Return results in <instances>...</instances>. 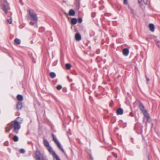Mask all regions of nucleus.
I'll use <instances>...</instances> for the list:
<instances>
[{
    "label": "nucleus",
    "mask_w": 160,
    "mask_h": 160,
    "mask_svg": "<svg viewBox=\"0 0 160 160\" xmlns=\"http://www.w3.org/2000/svg\"><path fill=\"white\" fill-rule=\"evenodd\" d=\"M22 119L19 117H18L15 120L10 122L6 127V132H9L11 129H13L12 132L15 134L18 133L21 128L20 124L22 122Z\"/></svg>",
    "instance_id": "1"
},
{
    "label": "nucleus",
    "mask_w": 160,
    "mask_h": 160,
    "mask_svg": "<svg viewBox=\"0 0 160 160\" xmlns=\"http://www.w3.org/2000/svg\"><path fill=\"white\" fill-rule=\"evenodd\" d=\"M28 12L29 14V16L28 17V20H30V24L33 26L37 28L38 27V18L36 13L33 10L31 9H28Z\"/></svg>",
    "instance_id": "2"
},
{
    "label": "nucleus",
    "mask_w": 160,
    "mask_h": 160,
    "mask_svg": "<svg viewBox=\"0 0 160 160\" xmlns=\"http://www.w3.org/2000/svg\"><path fill=\"white\" fill-rule=\"evenodd\" d=\"M0 6L2 11L7 13L8 10L10 9L9 4L7 0H1L0 2Z\"/></svg>",
    "instance_id": "3"
},
{
    "label": "nucleus",
    "mask_w": 160,
    "mask_h": 160,
    "mask_svg": "<svg viewBox=\"0 0 160 160\" xmlns=\"http://www.w3.org/2000/svg\"><path fill=\"white\" fill-rule=\"evenodd\" d=\"M34 158L36 160H40V151L38 150H36Z\"/></svg>",
    "instance_id": "4"
},
{
    "label": "nucleus",
    "mask_w": 160,
    "mask_h": 160,
    "mask_svg": "<svg viewBox=\"0 0 160 160\" xmlns=\"http://www.w3.org/2000/svg\"><path fill=\"white\" fill-rule=\"evenodd\" d=\"M47 149L49 151L50 153L53 156H54L55 158H56V156H57L56 154L53 151L52 148L50 146L47 148Z\"/></svg>",
    "instance_id": "5"
},
{
    "label": "nucleus",
    "mask_w": 160,
    "mask_h": 160,
    "mask_svg": "<svg viewBox=\"0 0 160 160\" xmlns=\"http://www.w3.org/2000/svg\"><path fill=\"white\" fill-rule=\"evenodd\" d=\"M142 113H143L144 117L147 118V121H148L150 118V117L149 115V114L147 111L146 110H145V111H143Z\"/></svg>",
    "instance_id": "6"
},
{
    "label": "nucleus",
    "mask_w": 160,
    "mask_h": 160,
    "mask_svg": "<svg viewBox=\"0 0 160 160\" xmlns=\"http://www.w3.org/2000/svg\"><path fill=\"white\" fill-rule=\"evenodd\" d=\"M23 107L22 103L21 102H18L16 106V108L18 110H21Z\"/></svg>",
    "instance_id": "7"
},
{
    "label": "nucleus",
    "mask_w": 160,
    "mask_h": 160,
    "mask_svg": "<svg viewBox=\"0 0 160 160\" xmlns=\"http://www.w3.org/2000/svg\"><path fill=\"white\" fill-rule=\"evenodd\" d=\"M43 144L46 148L50 147L49 142L46 139H43Z\"/></svg>",
    "instance_id": "8"
},
{
    "label": "nucleus",
    "mask_w": 160,
    "mask_h": 160,
    "mask_svg": "<svg viewBox=\"0 0 160 160\" xmlns=\"http://www.w3.org/2000/svg\"><path fill=\"white\" fill-rule=\"evenodd\" d=\"M116 113L117 115H122L123 114V111L122 108H119L117 109Z\"/></svg>",
    "instance_id": "9"
},
{
    "label": "nucleus",
    "mask_w": 160,
    "mask_h": 160,
    "mask_svg": "<svg viewBox=\"0 0 160 160\" xmlns=\"http://www.w3.org/2000/svg\"><path fill=\"white\" fill-rule=\"evenodd\" d=\"M122 53L125 56H127L129 53V50L127 48H124L123 49Z\"/></svg>",
    "instance_id": "10"
},
{
    "label": "nucleus",
    "mask_w": 160,
    "mask_h": 160,
    "mask_svg": "<svg viewBox=\"0 0 160 160\" xmlns=\"http://www.w3.org/2000/svg\"><path fill=\"white\" fill-rule=\"evenodd\" d=\"M75 38L77 41H80L81 39V36L78 33H77L75 35Z\"/></svg>",
    "instance_id": "11"
},
{
    "label": "nucleus",
    "mask_w": 160,
    "mask_h": 160,
    "mask_svg": "<svg viewBox=\"0 0 160 160\" xmlns=\"http://www.w3.org/2000/svg\"><path fill=\"white\" fill-rule=\"evenodd\" d=\"M149 27L150 30L152 32H153L154 31L155 29L154 25L153 24H149Z\"/></svg>",
    "instance_id": "12"
},
{
    "label": "nucleus",
    "mask_w": 160,
    "mask_h": 160,
    "mask_svg": "<svg viewBox=\"0 0 160 160\" xmlns=\"http://www.w3.org/2000/svg\"><path fill=\"white\" fill-rule=\"evenodd\" d=\"M17 98L19 102H21L23 100V97L22 95L19 94L17 96Z\"/></svg>",
    "instance_id": "13"
},
{
    "label": "nucleus",
    "mask_w": 160,
    "mask_h": 160,
    "mask_svg": "<svg viewBox=\"0 0 160 160\" xmlns=\"http://www.w3.org/2000/svg\"><path fill=\"white\" fill-rule=\"evenodd\" d=\"M75 13V11L72 9H71L69 12V15L70 16H74Z\"/></svg>",
    "instance_id": "14"
},
{
    "label": "nucleus",
    "mask_w": 160,
    "mask_h": 160,
    "mask_svg": "<svg viewBox=\"0 0 160 160\" xmlns=\"http://www.w3.org/2000/svg\"><path fill=\"white\" fill-rule=\"evenodd\" d=\"M14 42L17 45H19L21 42L20 40L18 38L15 39L14 40Z\"/></svg>",
    "instance_id": "15"
},
{
    "label": "nucleus",
    "mask_w": 160,
    "mask_h": 160,
    "mask_svg": "<svg viewBox=\"0 0 160 160\" xmlns=\"http://www.w3.org/2000/svg\"><path fill=\"white\" fill-rule=\"evenodd\" d=\"M77 22V20L76 18H73L72 19L71 22L72 24L75 25L76 24Z\"/></svg>",
    "instance_id": "16"
},
{
    "label": "nucleus",
    "mask_w": 160,
    "mask_h": 160,
    "mask_svg": "<svg viewBox=\"0 0 160 160\" xmlns=\"http://www.w3.org/2000/svg\"><path fill=\"white\" fill-rule=\"evenodd\" d=\"M139 108H140V110L142 111V112H143V111H145L146 110L144 109V106L142 104H140L139 105Z\"/></svg>",
    "instance_id": "17"
},
{
    "label": "nucleus",
    "mask_w": 160,
    "mask_h": 160,
    "mask_svg": "<svg viewBox=\"0 0 160 160\" xmlns=\"http://www.w3.org/2000/svg\"><path fill=\"white\" fill-rule=\"evenodd\" d=\"M13 140L14 142H18L19 140L18 137L17 136H14L13 138Z\"/></svg>",
    "instance_id": "18"
},
{
    "label": "nucleus",
    "mask_w": 160,
    "mask_h": 160,
    "mask_svg": "<svg viewBox=\"0 0 160 160\" xmlns=\"http://www.w3.org/2000/svg\"><path fill=\"white\" fill-rule=\"evenodd\" d=\"M57 145L58 146L59 148L60 149V150L63 152H64V151L62 148L61 147L60 144L59 143H58V144H57Z\"/></svg>",
    "instance_id": "19"
},
{
    "label": "nucleus",
    "mask_w": 160,
    "mask_h": 160,
    "mask_svg": "<svg viewBox=\"0 0 160 160\" xmlns=\"http://www.w3.org/2000/svg\"><path fill=\"white\" fill-rule=\"evenodd\" d=\"M50 74L51 78H54L56 77V74L54 72H51Z\"/></svg>",
    "instance_id": "20"
},
{
    "label": "nucleus",
    "mask_w": 160,
    "mask_h": 160,
    "mask_svg": "<svg viewBox=\"0 0 160 160\" xmlns=\"http://www.w3.org/2000/svg\"><path fill=\"white\" fill-rule=\"evenodd\" d=\"M65 66L66 68L68 70L70 69L71 68V65L68 63L66 64L65 65Z\"/></svg>",
    "instance_id": "21"
},
{
    "label": "nucleus",
    "mask_w": 160,
    "mask_h": 160,
    "mask_svg": "<svg viewBox=\"0 0 160 160\" xmlns=\"http://www.w3.org/2000/svg\"><path fill=\"white\" fill-rule=\"evenodd\" d=\"M155 42L157 43V44L158 47H160V41L157 40H155Z\"/></svg>",
    "instance_id": "22"
},
{
    "label": "nucleus",
    "mask_w": 160,
    "mask_h": 160,
    "mask_svg": "<svg viewBox=\"0 0 160 160\" xmlns=\"http://www.w3.org/2000/svg\"><path fill=\"white\" fill-rule=\"evenodd\" d=\"M20 152L21 153H24L25 152V150L23 148H21L20 149Z\"/></svg>",
    "instance_id": "23"
},
{
    "label": "nucleus",
    "mask_w": 160,
    "mask_h": 160,
    "mask_svg": "<svg viewBox=\"0 0 160 160\" xmlns=\"http://www.w3.org/2000/svg\"><path fill=\"white\" fill-rule=\"evenodd\" d=\"M7 21L9 23V24L12 23V18L11 17L10 19H7Z\"/></svg>",
    "instance_id": "24"
},
{
    "label": "nucleus",
    "mask_w": 160,
    "mask_h": 160,
    "mask_svg": "<svg viewBox=\"0 0 160 160\" xmlns=\"http://www.w3.org/2000/svg\"><path fill=\"white\" fill-rule=\"evenodd\" d=\"M41 160H48L46 157L45 156H42L41 155Z\"/></svg>",
    "instance_id": "25"
},
{
    "label": "nucleus",
    "mask_w": 160,
    "mask_h": 160,
    "mask_svg": "<svg viewBox=\"0 0 160 160\" xmlns=\"http://www.w3.org/2000/svg\"><path fill=\"white\" fill-rule=\"evenodd\" d=\"M53 140L55 142L56 144L57 145L58 143H59V142L57 141V139L55 138H53Z\"/></svg>",
    "instance_id": "26"
},
{
    "label": "nucleus",
    "mask_w": 160,
    "mask_h": 160,
    "mask_svg": "<svg viewBox=\"0 0 160 160\" xmlns=\"http://www.w3.org/2000/svg\"><path fill=\"white\" fill-rule=\"evenodd\" d=\"M62 88V86L60 85L58 86L57 87V89L58 90H61Z\"/></svg>",
    "instance_id": "27"
},
{
    "label": "nucleus",
    "mask_w": 160,
    "mask_h": 160,
    "mask_svg": "<svg viewBox=\"0 0 160 160\" xmlns=\"http://www.w3.org/2000/svg\"><path fill=\"white\" fill-rule=\"evenodd\" d=\"M82 21V19L81 18H78V22L79 23H81Z\"/></svg>",
    "instance_id": "28"
},
{
    "label": "nucleus",
    "mask_w": 160,
    "mask_h": 160,
    "mask_svg": "<svg viewBox=\"0 0 160 160\" xmlns=\"http://www.w3.org/2000/svg\"><path fill=\"white\" fill-rule=\"evenodd\" d=\"M123 3L125 5H127L128 3L127 0H123Z\"/></svg>",
    "instance_id": "29"
},
{
    "label": "nucleus",
    "mask_w": 160,
    "mask_h": 160,
    "mask_svg": "<svg viewBox=\"0 0 160 160\" xmlns=\"http://www.w3.org/2000/svg\"><path fill=\"white\" fill-rule=\"evenodd\" d=\"M37 119L38 122V126H39V128H40V122H39V117H38V116L37 114Z\"/></svg>",
    "instance_id": "30"
},
{
    "label": "nucleus",
    "mask_w": 160,
    "mask_h": 160,
    "mask_svg": "<svg viewBox=\"0 0 160 160\" xmlns=\"http://www.w3.org/2000/svg\"><path fill=\"white\" fill-rule=\"evenodd\" d=\"M143 2L145 4L147 5V4L148 0H143Z\"/></svg>",
    "instance_id": "31"
},
{
    "label": "nucleus",
    "mask_w": 160,
    "mask_h": 160,
    "mask_svg": "<svg viewBox=\"0 0 160 160\" xmlns=\"http://www.w3.org/2000/svg\"><path fill=\"white\" fill-rule=\"evenodd\" d=\"M55 158L56 159V160H61L58 156H56Z\"/></svg>",
    "instance_id": "32"
},
{
    "label": "nucleus",
    "mask_w": 160,
    "mask_h": 160,
    "mask_svg": "<svg viewBox=\"0 0 160 160\" xmlns=\"http://www.w3.org/2000/svg\"><path fill=\"white\" fill-rule=\"evenodd\" d=\"M142 1V0H138V2L139 3L141 4V6L142 4L141 3Z\"/></svg>",
    "instance_id": "33"
},
{
    "label": "nucleus",
    "mask_w": 160,
    "mask_h": 160,
    "mask_svg": "<svg viewBox=\"0 0 160 160\" xmlns=\"http://www.w3.org/2000/svg\"><path fill=\"white\" fill-rule=\"evenodd\" d=\"M67 77L68 78V79L70 82H72V79H70V80L69 79V77L68 76H67Z\"/></svg>",
    "instance_id": "34"
},
{
    "label": "nucleus",
    "mask_w": 160,
    "mask_h": 160,
    "mask_svg": "<svg viewBox=\"0 0 160 160\" xmlns=\"http://www.w3.org/2000/svg\"><path fill=\"white\" fill-rule=\"evenodd\" d=\"M130 115L131 116V117L133 116V113L132 112H131L130 113Z\"/></svg>",
    "instance_id": "35"
},
{
    "label": "nucleus",
    "mask_w": 160,
    "mask_h": 160,
    "mask_svg": "<svg viewBox=\"0 0 160 160\" xmlns=\"http://www.w3.org/2000/svg\"><path fill=\"white\" fill-rule=\"evenodd\" d=\"M114 157H116V158H117V155L115 154V155H114Z\"/></svg>",
    "instance_id": "36"
},
{
    "label": "nucleus",
    "mask_w": 160,
    "mask_h": 160,
    "mask_svg": "<svg viewBox=\"0 0 160 160\" xmlns=\"http://www.w3.org/2000/svg\"><path fill=\"white\" fill-rule=\"evenodd\" d=\"M52 137H53V138H55L54 136V135L53 134H52Z\"/></svg>",
    "instance_id": "37"
},
{
    "label": "nucleus",
    "mask_w": 160,
    "mask_h": 160,
    "mask_svg": "<svg viewBox=\"0 0 160 160\" xmlns=\"http://www.w3.org/2000/svg\"><path fill=\"white\" fill-rule=\"evenodd\" d=\"M146 79H147V81H149V79L148 78H147Z\"/></svg>",
    "instance_id": "38"
},
{
    "label": "nucleus",
    "mask_w": 160,
    "mask_h": 160,
    "mask_svg": "<svg viewBox=\"0 0 160 160\" xmlns=\"http://www.w3.org/2000/svg\"><path fill=\"white\" fill-rule=\"evenodd\" d=\"M31 44H32L33 43V41H31Z\"/></svg>",
    "instance_id": "39"
},
{
    "label": "nucleus",
    "mask_w": 160,
    "mask_h": 160,
    "mask_svg": "<svg viewBox=\"0 0 160 160\" xmlns=\"http://www.w3.org/2000/svg\"><path fill=\"white\" fill-rule=\"evenodd\" d=\"M65 14L67 16H68V14L67 13H65Z\"/></svg>",
    "instance_id": "40"
},
{
    "label": "nucleus",
    "mask_w": 160,
    "mask_h": 160,
    "mask_svg": "<svg viewBox=\"0 0 160 160\" xmlns=\"http://www.w3.org/2000/svg\"><path fill=\"white\" fill-rule=\"evenodd\" d=\"M153 37H154V36H152V37L151 38H152Z\"/></svg>",
    "instance_id": "41"
},
{
    "label": "nucleus",
    "mask_w": 160,
    "mask_h": 160,
    "mask_svg": "<svg viewBox=\"0 0 160 160\" xmlns=\"http://www.w3.org/2000/svg\"><path fill=\"white\" fill-rule=\"evenodd\" d=\"M38 105L39 106V105H40L39 103H38Z\"/></svg>",
    "instance_id": "42"
},
{
    "label": "nucleus",
    "mask_w": 160,
    "mask_h": 160,
    "mask_svg": "<svg viewBox=\"0 0 160 160\" xmlns=\"http://www.w3.org/2000/svg\"><path fill=\"white\" fill-rule=\"evenodd\" d=\"M32 143V142H29V143Z\"/></svg>",
    "instance_id": "43"
},
{
    "label": "nucleus",
    "mask_w": 160,
    "mask_h": 160,
    "mask_svg": "<svg viewBox=\"0 0 160 160\" xmlns=\"http://www.w3.org/2000/svg\"><path fill=\"white\" fill-rule=\"evenodd\" d=\"M32 143V142H29V143Z\"/></svg>",
    "instance_id": "44"
},
{
    "label": "nucleus",
    "mask_w": 160,
    "mask_h": 160,
    "mask_svg": "<svg viewBox=\"0 0 160 160\" xmlns=\"http://www.w3.org/2000/svg\"><path fill=\"white\" fill-rule=\"evenodd\" d=\"M32 143V142H29V143Z\"/></svg>",
    "instance_id": "45"
},
{
    "label": "nucleus",
    "mask_w": 160,
    "mask_h": 160,
    "mask_svg": "<svg viewBox=\"0 0 160 160\" xmlns=\"http://www.w3.org/2000/svg\"><path fill=\"white\" fill-rule=\"evenodd\" d=\"M110 107H111V105H110Z\"/></svg>",
    "instance_id": "46"
},
{
    "label": "nucleus",
    "mask_w": 160,
    "mask_h": 160,
    "mask_svg": "<svg viewBox=\"0 0 160 160\" xmlns=\"http://www.w3.org/2000/svg\"><path fill=\"white\" fill-rule=\"evenodd\" d=\"M110 107H111V105H110Z\"/></svg>",
    "instance_id": "47"
},
{
    "label": "nucleus",
    "mask_w": 160,
    "mask_h": 160,
    "mask_svg": "<svg viewBox=\"0 0 160 160\" xmlns=\"http://www.w3.org/2000/svg\"><path fill=\"white\" fill-rule=\"evenodd\" d=\"M148 160H149V158H148Z\"/></svg>",
    "instance_id": "48"
}]
</instances>
